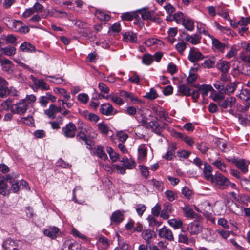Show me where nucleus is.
Masks as SVG:
<instances>
[{
    "label": "nucleus",
    "instance_id": "f257e3e1",
    "mask_svg": "<svg viewBox=\"0 0 250 250\" xmlns=\"http://www.w3.org/2000/svg\"><path fill=\"white\" fill-rule=\"evenodd\" d=\"M28 108V104L25 100H21L19 102L11 105V111L13 114H24Z\"/></svg>",
    "mask_w": 250,
    "mask_h": 250
},
{
    "label": "nucleus",
    "instance_id": "f03ea898",
    "mask_svg": "<svg viewBox=\"0 0 250 250\" xmlns=\"http://www.w3.org/2000/svg\"><path fill=\"white\" fill-rule=\"evenodd\" d=\"M210 182L214 183L220 188H225L226 187L230 184V181L226 177L220 173L214 175Z\"/></svg>",
    "mask_w": 250,
    "mask_h": 250
},
{
    "label": "nucleus",
    "instance_id": "7ed1b4c3",
    "mask_svg": "<svg viewBox=\"0 0 250 250\" xmlns=\"http://www.w3.org/2000/svg\"><path fill=\"white\" fill-rule=\"evenodd\" d=\"M144 125L147 128H150L152 131L155 132L156 134L159 136L162 135V132L163 131V127L160 126L159 124L157 121V118L155 120L151 121L149 122L145 120L144 119L141 121Z\"/></svg>",
    "mask_w": 250,
    "mask_h": 250
},
{
    "label": "nucleus",
    "instance_id": "20e7f679",
    "mask_svg": "<svg viewBox=\"0 0 250 250\" xmlns=\"http://www.w3.org/2000/svg\"><path fill=\"white\" fill-rule=\"evenodd\" d=\"M77 127L74 124L69 122L62 128V133L65 137L73 138L75 136Z\"/></svg>",
    "mask_w": 250,
    "mask_h": 250
},
{
    "label": "nucleus",
    "instance_id": "39448f33",
    "mask_svg": "<svg viewBox=\"0 0 250 250\" xmlns=\"http://www.w3.org/2000/svg\"><path fill=\"white\" fill-rule=\"evenodd\" d=\"M203 227L201 223L197 220L190 223L187 226V230L191 235H196L202 231Z\"/></svg>",
    "mask_w": 250,
    "mask_h": 250
},
{
    "label": "nucleus",
    "instance_id": "423d86ee",
    "mask_svg": "<svg viewBox=\"0 0 250 250\" xmlns=\"http://www.w3.org/2000/svg\"><path fill=\"white\" fill-rule=\"evenodd\" d=\"M18 176V174H16L14 173H11L6 175L5 178L6 180L11 184L12 190L15 193L18 192L20 189L19 182L16 179Z\"/></svg>",
    "mask_w": 250,
    "mask_h": 250
},
{
    "label": "nucleus",
    "instance_id": "0eeeda50",
    "mask_svg": "<svg viewBox=\"0 0 250 250\" xmlns=\"http://www.w3.org/2000/svg\"><path fill=\"white\" fill-rule=\"evenodd\" d=\"M81 244L74 240H67L62 245L61 250H81Z\"/></svg>",
    "mask_w": 250,
    "mask_h": 250
},
{
    "label": "nucleus",
    "instance_id": "6e6552de",
    "mask_svg": "<svg viewBox=\"0 0 250 250\" xmlns=\"http://www.w3.org/2000/svg\"><path fill=\"white\" fill-rule=\"evenodd\" d=\"M182 34L184 36V39L187 42H189L192 44L196 45L201 42V37L197 33L190 35L188 34L187 32L184 31Z\"/></svg>",
    "mask_w": 250,
    "mask_h": 250
},
{
    "label": "nucleus",
    "instance_id": "1a4fd4ad",
    "mask_svg": "<svg viewBox=\"0 0 250 250\" xmlns=\"http://www.w3.org/2000/svg\"><path fill=\"white\" fill-rule=\"evenodd\" d=\"M158 235L160 237L168 241H173L174 236L171 230L167 227L164 226L159 230Z\"/></svg>",
    "mask_w": 250,
    "mask_h": 250
},
{
    "label": "nucleus",
    "instance_id": "9d476101",
    "mask_svg": "<svg viewBox=\"0 0 250 250\" xmlns=\"http://www.w3.org/2000/svg\"><path fill=\"white\" fill-rule=\"evenodd\" d=\"M141 236L148 245L156 237V234L154 230L147 229L143 231Z\"/></svg>",
    "mask_w": 250,
    "mask_h": 250
},
{
    "label": "nucleus",
    "instance_id": "9b49d317",
    "mask_svg": "<svg viewBox=\"0 0 250 250\" xmlns=\"http://www.w3.org/2000/svg\"><path fill=\"white\" fill-rule=\"evenodd\" d=\"M100 111L102 114L106 116L114 115L117 112L116 110H114L112 105L109 103H106L102 104L100 108Z\"/></svg>",
    "mask_w": 250,
    "mask_h": 250
},
{
    "label": "nucleus",
    "instance_id": "f8f14e48",
    "mask_svg": "<svg viewBox=\"0 0 250 250\" xmlns=\"http://www.w3.org/2000/svg\"><path fill=\"white\" fill-rule=\"evenodd\" d=\"M203 58L204 56L200 52L197 51L195 48L190 49L188 55V59L190 62H196Z\"/></svg>",
    "mask_w": 250,
    "mask_h": 250
},
{
    "label": "nucleus",
    "instance_id": "ddd939ff",
    "mask_svg": "<svg viewBox=\"0 0 250 250\" xmlns=\"http://www.w3.org/2000/svg\"><path fill=\"white\" fill-rule=\"evenodd\" d=\"M124 211L117 210L113 212L110 217L111 223L119 224L124 220Z\"/></svg>",
    "mask_w": 250,
    "mask_h": 250
},
{
    "label": "nucleus",
    "instance_id": "4468645a",
    "mask_svg": "<svg viewBox=\"0 0 250 250\" xmlns=\"http://www.w3.org/2000/svg\"><path fill=\"white\" fill-rule=\"evenodd\" d=\"M232 162L241 170L242 173L245 174L248 171L249 164L244 159H235Z\"/></svg>",
    "mask_w": 250,
    "mask_h": 250
},
{
    "label": "nucleus",
    "instance_id": "2eb2a0df",
    "mask_svg": "<svg viewBox=\"0 0 250 250\" xmlns=\"http://www.w3.org/2000/svg\"><path fill=\"white\" fill-rule=\"evenodd\" d=\"M210 38L211 39L213 48L220 52H224L225 48L227 47V44L221 42L217 39L212 36H210Z\"/></svg>",
    "mask_w": 250,
    "mask_h": 250
},
{
    "label": "nucleus",
    "instance_id": "dca6fc26",
    "mask_svg": "<svg viewBox=\"0 0 250 250\" xmlns=\"http://www.w3.org/2000/svg\"><path fill=\"white\" fill-rule=\"evenodd\" d=\"M194 87L198 89V91L201 92L203 97L207 96L209 91L214 92L215 91L210 85L202 84L200 85L199 84H195Z\"/></svg>",
    "mask_w": 250,
    "mask_h": 250
},
{
    "label": "nucleus",
    "instance_id": "f3484780",
    "mask_svg": "<svg viewBox=\"0 0 250 250\" xmlns=\"http://www.w3.org/2000/svg\"><path fill=\"white\" fill-rule=\"evenodd\" d=\"M181 24L188 31L192 32L194 30V21L193 19L188 16L185 18Z\"/></svg>",
    "mask_w": 250,
    "mask_h": 250
},
{
    "label": "nucleus",
    "instance_id": "a211bd4d",
    "mask_svg": "<svg viewBox=\"0 0 250 250\" xmlns=\"http://www.w3.org/2000/svg\"><path fill=\"white\" fill-rule=\"evenodd\" d=\"M138 12L141 14L143 19L154 21L155 18L153 17V11H148L147 8H144L138 10Z\"/></svg>",
    "mask_w": 250,
    "mask_h": 250
},
{
    "label": "nucleus",
    "instance_id": "6ab92c4d",
    "mask_svg": "<svg viewBox=\"0 0 250 250\" xmlns=\"http://www.w3.org/2000/svg\"><path fill=\"white\" fill-rule=\"evenodd\" d=\"M238 97L246 103L248 108L250 105V90L247 89H242L238 94Z\"/></svg>",
    "mask_w": 250,
    "mask_h": 250
},
{
    "label": "nucleus",
    "instance_id": "aec40b11",
    "mask_svg": "<svg viewBox=\"0 0 250 250\" xmlns=\"http://www.w3.org/2000/svg\"><path fill=\"white\" fill-rule=\"evenodd\" d=\"M172 208L170 203H166L163 209L161 210L160 216L164 219L167 220L169 218V213H171Z\"/></svg>",
    "mask_w": 250,
    "mask_h": 250
},
{
    "label": "nucleus",
    "instance_id": "412c9836",
    "mask_svg": "<svg viewBox=\"0 0 250 250\" xmlns=\"http://www.w3.org/2000/svg\"><path fill=\"white\" fill-rule=\"evenodd\" d=\"M138 159L143 161L146 160L147 154V148L145 145H140L138 148Z\"/></svg>",
    "mask_w": 250,
    "mask_h": 250
},
{
    "label": "nucleus",
    "instance_id": "4be33fe9",
    "mask_svg": "<svg viewBox=\"0 0 250 250\" xmlns=\"http://www.w3.org/2000/svg\"><path fill=\"white\" fill-rule=\"evenodd\" d=\"M204 175L206 180L210 181L214 175H212V167L207 163H204Z\"/></svg>",
    "mask_w": 250,
    "mask_h": 250
},
{
    "label": "nucleus",
    "instance_id": "5701e85b",
    "mask_svg": "<svg viewBox=\"0 0 250 250\" xmlns=\"http://www.w3.org/2000/svg\"><path fill=\"white\" fill-rule=\"evenodd\" d=\"M218 70L222 72H228L230 67V64L227 61L220 60L217 63Z\"/></svg>",
    "mask_w": 250,
    "mask_h": 250
},
{
    "label": "nucleus",
    "instance_id": "b1692460",
    "mask_svg": "<svg viewBox=\"0 0 250 250\" xmlns=\"http://www.w3.org/2000/svg\"><path fill=\"white\" fill-rule=\"evenodd\" d=\"M20 50L23 52L30 53L35 50V47L28 42H24L20 46Z\"/></svg>",
    "mask_w": 250,
    "mask_h": 250
},
{
    "label": "nucleus",
    "instance_id": "393cba45",
    "mask_svg": "<svg viewBox=\"0 0 250 250\" xmlns=\"http://www.w3.org/2000/svg\"><path fill=\"white\" fill-rule=\"evenodd\" d=\"M178 91L186 96L191 95V90L189 87L185 84H180L178 86Z\"/></svg>",
    "mask_w": 250,
    "mask_h": 250
},
{
    "label": "nucleus",
    "instance_id": "a878e982",
    "mask_svg": "<svg viewBox=\"0 0 250 250\" xmlns=\"http://www.w3.org/2000/svg\"><path fill=\"white\" fill-rule=\"evenodd\" d=\"M184 216L188 218H195L196 216V213L188 206H185L182 208Z\"/></svg>",
    "mask_w": 250,
    "mask_h": 250
},
{
    "label": "nucleus",
    "instance_id": "bb28decb",
    "mask_svg": "<svg viewBox=\"0 0 250 250\" xmlns=\"http://www.w3.org/2000/svg\"><path fill=\"white\" fill-rule=\"evenodd\" d=\"M123 40L126 42H136L137 41V35L131 31L126 32L123 34Z\"/></svg>",
    "mask_w": 250,
    "mask_h": 250
},
{
    "label": "nucleus",
    "instance_id": "cd10ccee",
    "mask_svg": "<svg viewBox=\"0 0 250 250\" xmlns=\"http://www.w3.org/2000/svg\"><path fill=\"white\" fill-rule=\"evenodd\" d=\"M0 51L1 54L9 57L14 55L16 53V48L11 45L1 48H0Z\"/></svg>",
    "mask_w": 250,
    "mask_h": 250
},
{
    "label": "nucleus",
    "instance_id": "c85d7f7f",
    "mask_svg": "<svg viewBox=\"0 0 250 250\" xmlns=\"http://www.w3.org/2000/svg\"><path fill=\"white\" fill-rule=\"evenodd\" d=\"M217 14L226 20H229V10L227 9H225L223 5H219L217 6Z\"/></svg>",
    "mask_w": 250,
    "mask_h": 250
},
{
    "label": "nucleus",
    "instance_id": "c756f323",
    "mask_svg": "<svg viewBox=\"0 0 250 250\" xmlns=\"http://www.w3.org/2000/svg\"><path fill=\"white\" fill-rule=\"evenodd\" d=\"M177 137L183 140L185 143L189 145L190 146H192L194 144V141L193 138L182 134L180 132H177L176 133Z\"/></svg>",
    "mask_w": 250,
    "mask_h": 250
},
{
    "label": "nucleus",
    "instance_id": "7c9ffc66",
    "mask_svg": "<svg viewBox=\"0 0 250 250\" xmlns=\"http://www.w3.org/2000/svg\"><path fill=\"white\" fill-rule=\"evenodd\" d=\"M121 162L123 163L124 167L128 169H132L136 166L135 161L131 158H123Z\"/></svg>",
    "mask_w": 250,
    "mask_h": 250
},
{
    "label": "nucleus",
    "instance_id": "2f4dec72",
    "mask_svg": "<svg viewBox=\"0 0 250 250\" xmlns=\"http://www.w3.org/2000/svg\"><path fill=\"white\" fill-rule=\"evenodd\" d=\"M237 85L234 83H229L224 86L223 92L225 94L229 95L234 92Z\"/></svg>",
    "mask_w": 250,
    "mask_h": 250
},
{
    "label": "nucleus",
    "instance_id": "473e14b6",
    "mask_svg": "<svg viewBox=\"0 0 250 250\" xmlns=\"http://www.w3.org/2000/svg\"><path fill=\"white\" fill-rule=\"evenodd\" d=\"M59 232V229L57 227L49 228L44 230L43 233L45 236L49 237L52 239H54L56 237L57 235Z\"/></svg>",
    "mask_w": 250,
    "mask_h": 250
},
{
    "label": "nucleus",
    "instance_id": "72a5a7b5",
    "mask_svg": "<svg viewBox=\"0 0 250 250\" xmlns=\"http://www.w3.org/2000/svg\"><path fill=\"white\" fill-rule=\"evenodd\" d=\"M76 139L78 141H83L85 144L87 145L91 146L92 144V141L87 137L84 133V131L83 130H81L77 133L76 135Z\"/></svg>",
    "mask_w": 250,
    "mask_h": 250
},
{
    "label": "nucleus",
    "instance_id": "f704fd0d",
    "mask_svg": "<svg viewBox=\"0 0 250 250\" xmlns=\"http://www.w3.org/2000/svg\"><path fill=\"white\" fill-rule=\"evenodd\" d=\"M95 150L96 154L99 158L103 160L107 159V155L104 151L103 147L101 146H96L95 147Z\"/></svg>",
    "mask_w": 250,
    "mask_h": 250
},
{
    "label": "nucleus",
    "instance_id": "c9c22d12",
    "mask_svg": "<svg viewBox=\"0 0 250 250\" xmlns=\"http://www.w3.org/2000/svg\"><path fill=\"white\" fill-rule=\"evenodd\" d=\"M216 59L214 57H212L209 59H205L204 62L202 63V66L205 68H211L215 65Z\"/></svg>",
    "mask_w": 250,
    "mask_h": 250
},
{
    "label": "nucleus",
    "instance_id": "e433bc0d",
    "mask_svg": "<svg viewBox=\"0 0 250 250\" xmlns=\"http://www.w3.org/2000/svg\"><path fill=\"white\" fill-rule=\"evenodd\" d=\"M83 115L85 119L91 122L96 123L99 120V117L98 115L94 113H88L87 111H83Z\"/></svg>",
    "mask_w": 250,
    "mask_h": 250
},
{
    "label": "nucleus",
    "instance_id": "4c0bfd02",
    "mask_svg": "<svg viewBox=\"0 0 250 250\" xmlns=\"http://www.w3.org/2000/svg\"><path fill=\"white\" fill-rule=\"evenodd\" d=\"M155 217L154 216L149 215L147 217V220L149 226L158 227L161 225L162 221L157 220Z\"/></svg>",
    "mask_w": 250,
    "mask_h": 250
},
{
    "label": "nucleus",
    "instance_id": "58836bf2",
    "mask_svg": "<svg viewBox=\"0 0 250 250\" xmlns=\"http://www.w3.org/2000/svg\"><path fill=\"white\" fill-rule=\"evenodd\" d=\"M176 146L174 145H172L170 148L167 151L164 158L167 161L172 160L175 154V150Z\"/></svg>",
    "mask_w": 250,
    "mask_h": 250
},
{
    "label": "nucleus",
    "instance_id": "ea45409f",
    "mask_svg": "<svg viewBox=\"0 0 250 250\" xmlns=\"http://www.w3.org/2000/svg\"><path fill=\"white\" fill-rule=\"evenodd\" d=\"M158 97L157 91L154 88H151L149 92H146L144 97L149 100H153Z\"/></svg>",
    "mask_w": 250,
    "mask_h": 250
},
{
    "label": "nucleus",
    "instance_id": "a19ab883",
    "mask_svg": "<svg viewBox=\"0 0 250 250\" xmlns=\"http://www.w3.org/2000/svg\"><path fill=\"white\" fill-rule=\"evenodd\" d=\"M168 224L174 229H178L183 226V222L180 220H176L175 219H170L168 221Z\"/></svg>",
    "mask_w": 250,
    "mask_h": 250
},
{
    "label": "nucleus",
    "instance_id": "79ce46f5",
    "mask_svg": "<svg viewBox=\"0 0 250 250\" xmlns=\"http://www.w3.org/2000/svg\"><path fill=\"white\" fill-rule=\"evenodd\" d=\"M12 100L9 98L3 101L0 104V110L7 111L9 109H11V105L12 104Z\"/></svg>",
    "mask_w": 250,
    "mask_h": 250
},
{
    "label": "nucleus",
    "instance_id": "37998d69",
    "mask_svg": "<svg viewBox=\"0 0 250 250\" xmlns=\"http://www.w3.org/2000/svg\"><path fill=\"white\" fill-rule=\"evenodd\" d=\"M138 15L135 12H126L124 13L121 15L123 20L125 21H131L134 18H136Z\"/></svg>",
    "mask_w": 250,
    "mask_h": 250
},
{
    "label": "nucleus",
    "instance_id": "c03bdc74",
    "mask_svg": "<svg viewBox=\"0 0 250 250\" xmlns=\"http://www.w3.org/2000/svg\"><path fill=\"white\" fill-rule=\"evenodd\" d=\"M106 151L108 153L111 161L113 162H116L119 158V155L115 152L110 147L106 148Z\"/></svg>",
    "mask_w": 250,
    "mask_h": 250
},
{
    "label": "nucleus",
    "instance_id": "a18cd8bd",
    "mask_svg": "<svg viewBox=\"0 0 250 250\" xmlns=\"http://www.w3.org/2000/svg\"><path fill=\"white\" fill-rule=\"evenodd\" d=\"M5 250H11L12 248L16 246V242L11 239H8L2 244Z\"/></svg>",
    "mask_w": 250,
    "mask_h": 250
},
{
    "label": "nucleus",
    "instance_id": "49530a36",
    "mask_svg": "<svg viewBox=\"0 0 250 250\" xmlns=\"http://www.w3.org/2000/svg\"><path fill=\"white\" fill-rule=\"evenodd\" d=\"M187 16H184L183 13L181 12H178L175 13L173 16L172 20L175 21L178 24H181V23Z\"/></svg>",
    "mask_w": 250,
    "mask_h": 250
},
{
    "label": "nucleus",
    "instance_id": "de8ad7c7",
    "mask_svg": "<svg viewBox=\"0 0 250 250\" xmlns=\"http://www.w3.org/2000/svg\"><path fill=\"white\" fill-rule=\"evenodd\" d=\"M177 156L179 160L188 159L191 154V152L185 150H180L176 152Z\"/></svg>",
    "mask_w": 250,
    "mask_h": 250
},
{
    "label": "nucleus",
    "instance_id": "09e8293b",
    "mask_svg": "<svg viewBox=\"0 0 250 250\" xmlns=\"http://www.w3.org/2000/svg\"><path fill=\"white\" fill-rule=\"evenodd\" d=\"M7 185L4 180L0 179V194L6 196L9 194Z\"/></svg>",
    "mask_w": 250,
    "mask_h": 250
},
{
    "label": "nucleus",
    "instance_id": "8fccbe9b",
    "mask_svg": "<svg viewBox=\"0 0 250 250\" xmlns=\"http://www.w3.org/2000/svg\"><path fill=\"white\" fill-rule=\"evenodd\" d=\"M212 100L217 104L225 99V94L223 92L218 91L212 96Z\"/></svg>",
    "mask_w": 250,
    "mask_h": 250
},
{
    "label": "nucleus",
    "instance_id": "3c124183",
    "mask_svg": "<svg viewBox=\"0 0 250 250\" xmlns=\"http://www.w3.org/2000/svg\"><path fill=\"white\" fill-rule=\"evenodd\" d=\"M54 108L55 105H50L49 107V108L44 111L45 114L46 115L50 118H55L56 112Z\"/></svg>",
    "mask_w": 250,
    "mask_h": 250
},
{
    "label": "nucleus",
    "instance_id": "603ef678",
    "mask_svg": "<svg viewBox=\"0 0 250 250\" xmlns=\"http://www.w3.org/2000/svg\"><path fill=\"white\" fill-rule=\"evenodd\" d=\"M8 82L4 84H0V98H5L8 96Z\"/></svg>",
    "mask_w": 250,
    "mask_h": 250
},
{
    "label": "nucleus",
    "instance_id": "864d4df0",
    "mask_svg": "<svg viewBox=\"0 0 250 250\" xmlns=\"http://www.w3.org/2000/svg\"><path fill=\"white\" fill-rule=\"evenodd\" d=\"M95 14L96 16L102 21H107L110 19V16L109 15L105 14L101 10H96Z\"/></svg>",
    "mask_w": 250,
    "mask_h": 250
},
{
    "label": "nucleus",
    "instance_id": "5fc2aeb1",
    "mask_svg": "<svg viewBox=\"0 0 250 250\" xmlns=\"http://www.w3.org/2000/svg\"><path fill=\"white\" fill-rule=\"evenodd\" d=\"M151 184H152L155 188L158 191H162L163 189V183L161 181H158L155 179H153L151 181Z\"/></svg>",
    "mask_w": 250,
    "mask_h": 250
},
{
    "label": "nucleus",
    "instance_id": "6e6d98bb",
    "mask_svg": "<svg viewBox=\"0 0 250 250\" xmlns=\"http://www.w3.org/2000/svg\"><path fill=\"white\" fill-rule=\"evenodd\" d=\"M143 62L146 65H150L153 62V58L152 55L149 54H146L142 57Z\"/></svg>",
    "mask_w": 250,
    "mask_h": 250
},
{
    "label": "nucleus",
    "instance_id": "4d7b16f0",
    "mask_svg": "<svg viewBox=\"0 0 250 250\" xmlns=\"http://www.w3.org/2000/svg\"><path fill=\"white\" fill-rule=\"evenodd\" d=\"M145 44L148 46H152L155 44L161 45L163 42L156 38H150L145 41Z\"/></svg>",
    "mask_w": 250,
    "mask_h": 250
},
{
    "label": "nucleus",
    "instance_id": "13d9d810",
    "mask_svg": "<svg viewBox=\"0 0 250 250\" xmlns=\"http://www.w3.org/2000/svg\"><path fill=\"white\" fill-rule=\"evenodd\" d=\"M99 130L103 134L107 135L109 131L108 126L104 123H100L98 124Z\"/></svg>",
    "mask_w": 250,
    "mask_h": 250
},
{
    "label": "nucleus",
    "instance_id": "bf43d9fd",
    "mask_svg": "<svg viewBox=\"0 0 250 250\" xmlns=\"http://www.w3.org/2000/svg\"><path fill=\"white\" fill-rule=\"evenodd\" d=\"M195 71L196 69L193 68L190 70L189 76L187 79L188 83H192L196 80L197 77V75L195 73Z\"/></svg>",
    "mask_w": 250,
    "mask_h": 250
},
{
    "label": "nucleus",
    "instance_id": "052dcab7",
    "mask_svg": "<svg viewBox=\"0 0 250 250\" xmlns=\"http://www.w3.org/2000/svg\"><path fill=\"white\" fill-rule=\"evenodd\" d=\"M56 93H59L62 95L66 100H69L70 99V94L63 88H56L54 90Z\"/></svg>",
    "mask_w": 250,
    "mask_h": 250
},
{
    "label": "nucleus",
    "instance_id": "680f3d73",
    "mask_svg": "<svg viewBox=\"0 0 250 250\" xmlns=\"http://www.w3.org/2000/svg\"><path fill=\"white\" fill-rule=\"evenodd\" d=\"M212 164L222 171H226V165L220 160H216Z\"/></svg>",
    "mask_w": 250,
    "mask_h": 250
},
{
    "label": "nucleus",
    "instance_id": "e2e57ef3",
    "mask_svg": "<svg viewBox=\"0 0 250 250\" xmlns=\"http://www.w3.org/2000/svg\"><path fill=\"white\" fill-rule=\"evenodd\" d=\"M10 28L12 30L15 32H18V30L20 29V27H21V24H23L22 21L20 20H14Z\"/></svg>",
    "mask_w": 250,
    "mask_h": 250
},
{
    "label": "nucleus",
    "instance_id": "0e129e2a",
    "mask_svg": "<svg viewBox=\"0 0 250 250\" xmlns=\"http://www.w3.org/2000/svg\"><path fill=\"white\" fill-rule=\"evenodd\" d=\"M58 122H50L49 124L51 125V127L53 129H58L63 123V119L61 117H58Z\"/></svg>",
    "mask_w": 250,
    "mask_h": 250
},
{
    "label": "nucleus",
    "instance_id": "69168bd1",
    "mask_svg": "<svg viewBox=\"0 0 250 250\" xmlns=\"http://www.w3.org/2000/svg\"><path fill=\"white\" fill-rule=\"evenodd\" d=\"M196 147L203 154L206 153L208 149V146L205 143L197 144Z\"/></svg>",
    "mask_w": 250,
    "mask_h": 250
},
{
    "label": "nucleus",
    "instance_id": "338daca9",
    "mask_svg": "<svg viewBox=\"0 0 250 250\" xmlns=\"http://www.w3.org/2000/svg\"><path fill=\"white\" fill-rule=\"evenodd\" d=\"M78 100L83 104H86L89 100V96L86 93H80L78 94Z\"/></svg>",
    "mask_w": 250,
    "mask_h": 250
},
{
    "label": "nucleus",
    "instance_id": "774afa93",
    "mask_svg": "<svg viewBox=\"0 0 250 250\" xmlns=\"http://www.w3.org/2000/svg\"><path fill=\"white\" fill-rule=\"evenodd\" d=\"M239 57L242 61L250 63V55H249V53L245 51H242L240 53Z\"/></svg>",
    "mask_w": 250,
    "mask_h": 250
}]
</instances>
